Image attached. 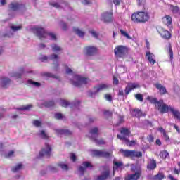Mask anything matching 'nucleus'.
<instances>
[{"label": "nucleus", "mask_w": 180, "mask_h": 180, "mask_svg": "<svg viewBox=\"0 0 180 180\" xmlns=\"http://www.w3.org/2000/svg\"><path fill=\"white\" fill-rule=\"evenodd\" d=\"M147 101H149L150 103L155 105V108L157 109V110H158L160 113H168V112L170 110L175 119L180 121V112L168 106V105L164 103V100L160 99L158 101L157 98H151V96H148L147 97Z\"/></svg>", "instance_id": "nucleus-1"}, {"label": "nucleus", "mask_w": 180, "mask_h": 180, "mask_svg": "<svg viewBox=\"0 0 180 180\" xmlns=\"http://www.w3.org/2000/svg\"><path fill=\"white\" fill-rule=\"evenodd\" d=\"M32 30L39 40H44V39H47V37H49L51 40H57V35H56V34L47 32L43 27H34Z\"/></svg>", "instance_id": "nucleus-2"}, {"label": "nucleus", "mask_w": 180, "mask_h": 180, "mask_svg": "<svg viewBox=\"0 0 180 180\" xmlns=\"http://www.w3.org/2000/svg\"><path fill=\"white\" fill-rule=\"evenodd\" d=\"M149 20L150 14L147 11H137L131 15V20L136 23H146Z\"/></svg>", "instance_id": "nucleus-3"}, {"label": "nucleus", "mask_w": 180, "mask_h": 180, "mask_svg": "<svg viewBox=\"0 0 180 180\" xmlns=\"http://www.w3.org/2000/svg\"><path fill=\"white\" fill-rule=\"evenodd\" d=\"M120 153H121L125 158H134V157L140 158L143 157V153L140 151L120 149Z\"/></svg>", "instance_id": "nucleus-4"}, {"label": "nucleus", "mask_w": 180, "mask_h": 180, "mask_svg": "<svg viewBox=\"0 0 180 180\" xmlns=\"http://www.w3.org/2000/svg\"><path fill=\"white\" fill-rule=\"evenodd\" d=\"M157 32L164 40H170L171 37H172V34H171L169 31L165 30L164 27H158Z\"/></svg>", "instance_id": "nucleus-5"}, {"label": "nucleus", "mask_w": 180, "mask_h": 180, "mask_svg": "<svg viewBox=\"0 0 180 180\" xmlns=\"http://www.w3.org/2000/svg\"><path fill=\"white\" fill-rule=\"evenodd\" d=\"M75 78L77 79L76 82H72V84L74 86H77V88H81L82 85H86L88 84V78L82 77L79 75L75 76Z\"/></svg>", "instance_id": "nucleus-6"}, {"label": "nucleus", "mask_w": 180, "mask_h": 180, "mask_svg": "<svg viewBox=\"0 0 180 180\" xmlns=\"http://www.w3.org/2000/svg\"><path fill=\"white\" fill-rule=\"evenodd\" d=\"M52 148L49 143H45V148H42L39 152V157H47L50 158L51 156Z\"/></svg>", "instance_id": "nucleus-7"}, {"label": "nucleus", "mask_w": 180, "mask_h": 180, "mask_svg": "<svg viewBox=\"0 0 180 180\" xmlns=\"http://www.w3.org/2000/svg\"><path fill=\"white\" fill-rule=\"evenodd\" d=\"M114 53L116 57H119L120 58L126 56V53H127V49L124 46L120 45L114 49Z\"/></svg>", "instance_id": "nucleus-8"}, {"label": "nucleus", "mask_w": 180, "mask_h": 180, "mask_svg": "<svg viewBox=\"0 0 180 180\" xmlns=\"http://www.w3.org/2000/svg\"><path fill=\"white\" fill-rule=\"evenodd\" d=\"M101 20L104 23H112L113 22V12H105L101 15Z\"/></svg>", "instance_id": "nucleus-9"}, {"label": "nucleus", "mask_w": 180, "mask_h": 180, "mask_svg": "<svg viewBox=\"0 0 180 180\" xmlns=\"http://www.w3.org/2000/svg\"><path fill=\"white\" fill-rule=\"evenodd\" d=\"M108 88H109V86L106 84H99L98 86H94V89H96V91L89 92L90 98H93L94 95H96L98 92H101V91H104V89H108Z\"/></svg>", "instance_id": "nucleus-10"}, {"label": "nucleus", "mask_w": 180, "mask_h": 180, "mask_svg": "<svg viewBox=\"0 0 180 180\" xmlns=\"http://www.w3.org/2000/svg\"><path fill=\"white\" fill-rule=\"evenodd\" d=\"M92 154L93 157H101L103 158H109L110 157V153L99 150H92Z\"/></svg>", "instance_id": "nucleus-11"}, {"label": "nucleus", "mask_w": 180, "mask_h": 180, "mask_svg": "<svg viewBox=\"0 0 180 180\" xmlns=\"http://www.w3.org/2000/svg\"><path fill=\"white\" fill-rule=\"evenodd\" d=\"M98 53V48L95 46H86L84 48V54L85 56H89L92 57Z\"/></svg>", "instance_id": "nucleus-12"}, {"label": "nucleus", "mask_w": 180, "mask_h": 180, "mask_svg": "<svg viewBox=\"0 0 180 180\" xmlns=\"http://www.w3.org/2000/svg\"><path fill=\"white\" fill-rule=\"evenodd\" d=\"M141 170H138L134 174H127L124 176V180H139L141 178Z\"/></svg>", "instance_id": "nucleus-13"}, {"label": "nucleus", "mask_w": 180, "mask_h": 180, "mask_svg": "<svg viewBox=\"0 0 180 180\" xmlns=\"http://www.w3.org/2000/svg\"><path fill=\"white\" fill-rule=\"evenodd\" d=\"M137 88H140V84L137 83H128L124 89L125 95H129L134 89H137Z\"/></svg>", "instance_id": "nucleus-14"}, {"label": "nucleus", "mask_w": 180, "mask_h": 180, "mask_svg": "<svg viewBox=\"0 0 180 180\" xmlns=\"http://www.w3.org/2000/svg\"><path fill=\"white\" fill-rule=\"evenodd\" d=\"M117 137L120 140H122V141H124L125 144L127 146H128L129 147H133V146H136V141H134V140H132L130 141L129 140V139L126 138L125 136H122L119 134L117 136Z\"/></svg>", "instance_id": "nucleus-15"}, {"label": "nucleus", "mask_w": 180, "mask_h": 180, "mask_svg": "<svg viewBox=\"0 0 180 180\" xmlns=\"http://www.w3.org/2000/svg\"><path fill=\"white\" fill-rule=\"evenodd\" d=\"M82 165L83 166H80L79 167V172H80L81 175H84L86 168H92V167H94L89 162H83Z\"/></svg>", "instance_id": "nucleus-16"}, {"label": "nucleus", "mask_w": 180, "mask_h": 180, "mask_svg": "<svg viewBox=\"0 0 180 180\" xmlns=\"http://www.w3.org/2000/svg\"><path fill=\"white\" fill-rule=\"evenodd\" d=\"M154 86H155L156 89L159 90L160 95H165L168 94V91H167V88L162 86V84L160 83H155L154 84Z\"/></svg>", "instance_id": "nucleus-17"}, {"label": "nucleus", "mask_w": 180, "mask_h": 180, "mask_svg": "<svg viewBox=\"0 0 180 180\" xmlns=\"http://www.w3.org/2000/svg\"><path fill=\"white\" fill-rule=\"evenodd\" d=\"M148 171H154L155 168H157V161L154 159H150L149 162H148L146 166Z\"/></svg>", "instance_id": "nucleus-18"}, {"label": "nucleus", "mask_w": 180, "mask_h": 180, "mask_svg": "<svg viewBox=\"0 0 180 180\" xmlns=\"http://www.w3.org/2000/svg\"><path fill=\"white\" fill-rule=\"evenodd\" d=\"M11 80L8 77H2L0 79V85L2 88H8L11 85Z\"/></svg>", "instance_id": "nucleus-19"}, {"label": "nucleus", "mask_w": 180, "mask_h": 180, "mask_svg": "<svg viewBox=\"0 0 180 180\" xmlns=\"http://www.w3.org/2000/svg\"><path fill=\"white\" fill-rule=\"evenodd\" d=\"M118 169H124V165L122 162L113 161V172L117 171Z\"/></svg>", "instance_id": "nucleus-20"}, {"label": "nucleus", "mask_w": 180, "mask_h": 180, "mask_svg": "<svg viewBox=\"0 0 180 180\" xmlns=\"http://www.w3.org/2000/svg\"><path fill=\"white\" fill-rule=\"evenodd\" d=\"M25 4H20L19 3H11L10 4V9L11 11H19V9H23Z\"/></svg>", "instance_id": "nucleus-21"}, {"label": "nucleus", "mask_w": 180, "mask_h": 180, "mask_svg": "<svg viewBox=\"0 0 180 180\" xmlns=\"http://www.w3.org/2000/svg\"><path fill=\"white\" fill-rule=\"evenodd\" d=\"M146 57L148 59V61L150 63V64H152V65H154L157 61L155 60V56L153 53H151L150 52H146Z\"/></svg>", "instance_id": "nucleus-22"}, {"label": "nucleus", "mask_w": 180, "mask_h": 180, "mask_svg": "<svg viewBox=\"0 0 180 180\" xmlns=\"http://www.w3.org/2000/svg\"><path fill=\"white\" fill-rule=\"evenodd\" d=\"M131 113L133 117H141V116H143V111L139 110V108L133 109Z\"/></svg>", "instance_id": "nucleus-23"}, {"label": "nucleus", "mask_w": 180, "mask_h": 180, "mask_svg": "<svg viewBox=\"0 0 180 180\" xmlns=\"http://www.w3.org/2000/svg\"><path fill=\"white\" fill-rule=\"evenodd\" d=\"M162 20L164 25H165L166 26H169L172 25V18L171 17V15L164 16Z\"/></svg>", "instance_id": "nucleus-24"}, {"label": "nucleus", "mask_w": 180, "mask_h": 180, "mask_svg": "<svg viewBox=\"0 0 180 180\" xmlns=\"http://www.w3.org/2000/svg\"><path fill=\"white\" fill-rule=\"evenodd\" d=\"M23 72H25V68H20L19 70V72L13 73L11 75V77H13L16 79H19L22 78V75L23 74Z\"/></svg>", "instance_id": "nucleus-25"}, {"label": "nucleus", "mask_w": 180, "mask_h": 180, "mask_svg": "<svg viewBox=\"0 0 180 180\" xmlns=\"http://www.w3.org/2000/svg\"><path fill=\"white\" fill-rule=\"evenodd\" d=\"M151 180H162L165 179V175L162 172H158L156 175L150 178Z\"/></svg>", "instance_id": "nucleus-26"}, {"label": "nucleus", "mask_w": 180, "mask_h": 180, "mask_svg": "<svg viewBox=\"0 0 180 180\" xmlns=\"http://www.w3.org/2000/svg\"><path fill=\"white\" fill-rule=\"evenodd\" d=\"M57 134H63L64 136H71L72 132L68 129H57L56 130Z\"/></svg>", "instance_id": "nucleus-27"}, {"label": "nucleus", "mask_w": 180, "mask_h": 180, "mask_svg": "<svg viewBox=\"0 0 180 180\" xmlns=\"http://www.w3.org/2000/svg\"><path fill=\"white\" fill-rule=\"evenodd\" d=\"M120 133L122 134V137H126V136H130L131 131L127 128L122 127L120 129Z\"/></svg>", "instance_id": "nucleus-28"}, {"label": "nucleus", "mask_w": 180, "mask_h": 180, "mask_svg": "<svg viewBox=\"0 0 180 180\" xmlns=\"http://www.w3.org/2000/svg\"><path fill=\"white\" fill-rule=\"evenodd\" d=\"M90 134L91 135V137H98L99 136V129L98 127H94L90 129L89 131Z\"/></svg>", "instance_id": "nucleus-29"}, {"label": "nucleus", "mask_w": 180, "mask_h": 180, "mask_svg": "<svg viewBox=\"0 0 180 180\" xmlns=\"http://www.w3.org/2000/svg\"><path fill=\"white\" fill-rule=\"evenodd\" d=\"M159 131L165 137V141H169V136H168V134H167V131H165V129H164V128H162V127H159Z\"/></svg>", "instance_id": "nucleus-30"}, {"label": "nucleus", "mask_w": 180, "mask_h": 180, "mask_svg": "<svg viewBox=\"0 0 180 180\" xmlns=\"http://www.w3.org/2000/svg\"><path fill=\"white\" fill-rule=\"evenodd\" d=\"M73 32H75V34H77L79 37H84L85 36V32L74 27H73Z\"/></svg>", "instance_id": "nucleus-31"}, {"label": "nucleus", "mask_w": 180, "mask_h": 180, "mask_svg": "<svg viewBox=\"0 0 180 180\" xmlns=\"http://www.w3.org/2000/svg\"><path fill=\"white\" fill-rule=\"evenodd\" d=\"M90 139H91L92 141L96 143V144L97 146H101L102 144H105V141H103V139L98 140V139H96V137H94V136H90Z\"/></svg>", "instance_id": "nucleus-32"}, {"label": "nucleus", "mask_w": 180, "mask_h": 180, "mask_svg": "<svg viewBox=\"0 0 180 180\" xmlns=\"http://www.w3.org/2000/svg\"><path fill=\"white\" fill-rule=\"evenodd\" d=\"M23 168V165L22 163L18 164L16 166H14L11 168L12 172H18V171H20Z\"/></svg>", "instance_id": "nucleus-33"}, {"label": "nucleus", "mask_w": 180, "mask_h": 180, "mask_svg": "<svg viewBox=\"0 0 180 180\" xmlns=\"http://www.w3.org/2000/svg\"><path fill=\"white\" fill-rule=\"evenodd\" d=\"M160 158H162V160H165V158H168L169 157V153L167 150H162L159 154Z\"/></svg>", "instance_id": "nucleus-34"}, {"label": "nucleus", "mask_w": 180, "mask_h": 180, "mask_svg": "<svg viewBox=\"0 0 180 180\" xmlns=\"http://www.w3.org/2000/svg\"><path fill=\"white\" fill-rule=\"evenodd\" d=\"M170 9L174 14L179 13V7L170 4Z\"/></svg>", "instance_id": "nucleus-35"}, {"label": "nucleus", "mask_w": 180, "mask_h": 180, "mask_svg": "<svg viewBox=\"0 0 180 180\" xmlns=\"http://www.w3.org/2000/svg\"><path fill=\"white\" fill-rule=\"evenodd\" d=\"M58 167H60L63 171H68V165L64 164L63 162H60L57 164Z\"/></svg>", "instance_id": "nucleus-36"}, {"label": "nucleus", "mask_w": 180, "mask_h": 180, "mask_svg": "<svg viewBox=\"0 0 180 180\" xmlns=\"http://www.w3.org/2000/svg\"><path fill=\"white\" fill-rule=\"evenodd\" d=\"M39 136L41 137L44 140H49V136L46 134L45 130H41L39 131Z\"/></svg>", "instance_id": "nucleus-37"}, {"label": "nucleus", "mask_w": 180, "mask_h": 180, "mask_svg": "<svg viewBox=\"0 0 180 180\" xmlns=\"http://www.w3.org/2000/svg\"><path fill=\"white\" fill-rule=\"evenodd\" d=\"M55 105L56 103L53 101H46L44 103V106H45V108H53Z\"/></svg>", "instance_id": "nucleus-38"}, {"label": "nucleus", "mask_w": 180, "mask_h": 180, "mask_svg": "<svg viewBox=\"0 0 180 180\" xmlns=\"http://www.w3.org/2000/svg\"><path fill=\"white\" fill-rule=\"evenodd\" d=\"M104 116L106 117H113V112L110 111L109 110H105L103 111Z\"/></svg>", "instance_id": "nucleus-39"}, {"label": "nucleus", "mask_w": 180, "mask_h": 180, "mask_svg": "<svg viewBox=\"0 0 180 180\" xmlns=\"http://www.w3.org/2000/svg\"><path fill=\"white\" fill-rule=\"evenodd\" d=\"M169 54L170 57V61H172V60H174V51H172V46H171V44H169Z\"/></svg>", "instance_id": "nucleus-40"}, {"label": "nucleus", "mask_w": 180, "mask_h": 180, "mask_svg": "<svg viewBox=\"0 0 180 180\" xmlns=\"http://www.w3.org/2000/svg\"><path fill=\"white\" fill-rule=\"evenodd\" d=\"M32 108H33V105L32 104H29L18 109V110H29L30 109H32Z\"/></svg>", "instance_id": "nucleus-41"}, {"label": "nucleus", "mask_w": 180, "mask_h": 180, "mask_svg": "<svg viewBox=\"0 0 180 180\" xmlns=\"http://www.w3.org/2000/svg\"><path fill=\"white\" fill-rule=\"evenodd\" d=\"M51 48L53 51L57 52V51H61V47H60L58 45L53 44L51 45Z\"/></svg>", "instance_id": "nucleus-42"}, {"label": "nucleus", "mask_w": 180, "mask_h": 180, "mask_svg": "<svg viewBox=\"0 0 180 180\" xmlns=\"http://www.w3.org/2000/svg\"><path fill=\"white\" fill-rule=\"evenodd\" d=\"M134 96L135 99H136V101H139V102H143V101H144L143 94H136Z\"/></svg>", "instance_id": "nucleus-43"}, {"label": "nucleus", "mask_w": 180, "mask_h": 180, "mask_svg": "<svg viewBox=\"0 0 180 180\" xmlns=\"http://www.w3.org/2000/svg\"><path fill=\"white\" fill-rule=\"evenodd\" d=\"M60 105H62L63 108H68V106H70V102L65 100H60Z\"/></svg>", "instance_id": "nucleus-44"}, {"label": "nucleus", "mask_w": 180, "mask_h": 180, "mask_svg": "<svg viewBox=\"0 0 180 180\" xmlns=\"http://www.w3.org/2000/svg\"><path fill=\"white\" fill-rule=\"evenodd\" d=\"M28 84H30L31 85H34V86H37V88H39V86H40L41 84L37 82H34L32 79H29L28 80Z\"/></svg>", "instance_id": "nucleus-45"}, {"label": "nucleus", "mask_w": 180, "mask_h": 180, "mask_svg": "<svg viewBox=\"0 0 180 180\" xmlns=\"http://www.w3.org/2000/svg\"><path fill=\"white\" fill-rule=\"evenodd\" d=\"M120 32L121 33V34L122 36H124V37H126L127 39H131V37H130V35H129L128 33H127L124 30H123L122 29H120Z\"/></svg>", "instance_id": "nucleus-46"}, {"label": "nucleus", "mask_w": 180, "mask_h": 180, "mask_svg": "<svg viewBox=\"0 0 180 180\" xmlns=\"http://www.w3.org/2000/svg\"><path fill=\"white\" fill-rule=\"evenodd\" d=\"M32 124L35 127H40L41 126V122L39 120H34Z\"/></svg>", "instance_id": "nucleus-47"}, {"label": "nucleus", "mask_w": 180, "mask_h": 180, "mask_svg": "<svg viewBox=\"0 0 180 180\" xmlns=\"http://www.w3.org/2000/svg\"><path fill=\"white\" fill-rule=\"evenodd\" d=\"M45 77H48L49 78H55V79H58V76H56V75H53V73L50 72H46L44 73Z\"/></svg>", "instance_id": "nucleus-48"}, {"label": "nucleus", "mask_w": 180, "mask_h": 180, "mask_svg": "<svg viewBox=\"0 0 180 180\" xmlns=\"http://www.w3.org/2000/svg\"><path fill=\"white\" fill-rule=\"evenodd\" d=\"M49 5H51V6H53V8H56V9H60V8H61V6L60 5V4L57 2H54V3L50 2Z\"/></svg>", "instance_id": "nucleus-49"}, {"label": "nucleus", "mask_w": 180, "mask_h": 180, "mask_svg": "<svg viewBox=\"0 0 180 180\" xmlns=\"http://www.w3.org/2000/svg\"><path fill=\"white\" fill-rule=\"evenodd\" d=\"M105 99H106L108 102H112L113 101V98L110 94H106L104 96Z\"/></svg>", "instance_id": "nucleus-50"}, {"label": "nucleus", "mask_w": 180, "mask_h": 180, "mask_svg": "<svg viewBox=\"0 0 180 180\" xmlns=\"http://www.w3.org/2000/svg\"><path fill=\"white\" fill-rule=\"evenodd\" d=\"M54 116H55V119H57V120H60V119H63V114L60 112L55 113Z\"/></svg>", "instance_id": "nucleus-51"}, {"label": "nucleus", "mask_w": 180, "mask_h": 180, "mask_svg": "<svg viewBox=\"0 0 180 180\" xmlns=\"http://www.w3.org/2000/svg\"><path fill=\"white\" fill-rule=\"evenodd\" d=\"M11 29L14 32H18V30H20V29H22V26H11Z\"/></svg>", "instance_id": "nucleus-52"}, {"label": "nucleus", "mask_w": 180, "mask_h": 180, "mask_svg": "<svg viewBox=\"0 0 180 180\" xmlns=\"http://www.w3.org/2000/svg\"><path fill=\"white\" fill-rule=\"evenodd\" d=\"M60 26L63 29V30H67V29H68V27L67 26V23L64 22H60Z\"/></svg>", "instance_id": "nucleus-53"}, {"label": "nucleus", "mask_w": 180, "mask_h": 180, "mask_svg": "<svg viewBox=\"0 0 180 180\" xmlns=\"http://www.w3.org/2000/svg\"><path fill=\"white\" fill-rule=\"evenodd\" d=\"M49 171H51V172H57L58 169L54 166H49Z\"/></svg>", "instance_id": "nucleus-54"}, {"label": "nucleus", "mask_w": 180, "mask_h": 180, "mask_svg": "<svg viewBox=\"0 0 180 180\" xmlns=\"http://www.w3.org/2000/svg\"><path fill=\"white\" fill-rule=\"evenodd\" d=\"M139 6L146 5V0H136Z\"/></svg>", "instance_id": "nucleus-55"}, {"label": "nucleus", "mask_w": 180, "mask_h": 180, "mask_svg": "<svg viewBox=\"0 0 180 180\" xmlns=\"http://www.w3.org/2000/svg\"><path fill=\"white\" fill-rule=\"evenodd\" d=\"M70 160H72L73 162H75V161H77V156L75 155V153H71Z\"/></svg>", "instance_id": "nucleus-56"}, {"label": "nucleus", "mask_w": 180, "mask_h": 180, "mask_svg": "<svg viewBox=\"0 0 180 180\" xmlns=\"http://www.w3.org/2000/svg\"><path fill=\"white\" fill-rule=\"evenodd\" d=\"M113 85H119V79L116 76L113 77Z\"/></svg>", "instance_id": "nucleus-57"}, {"label": "nucleus", "mask_w": 180, "mask_h": 180, "mask_svg": "<svg viewBox=\"0 0 180 180\" xmlns=\"http://www.w3.org/2000/svg\"><path fill=\"white\" fill-rule=\"evenodd\" d=\"M89 33H91V34H92V36L95 37V39H98V34L96 33V32H95V30H90Z\"/></svg>", "instance_id": "nucleus-58"}, {"label": "nucleus", "mask_w": 180, "mask_h": 180, "mask_svg": "<svg viewBox=\"0 0 180 180\" xmlns=\"http://www.w3.org/2000/svg\"><path fill=\"white\" fill-rule=\"evenodd\" d=\"M50 60H57L58 58V56L56 54H52L49 57Z\"/></svg>", "instance_id": "nucleus-59"}, {"label": "nucleus", "mask_w": 180, "mask_h": 180, "mask_svg": "<svg viewBox=\"0 0 180 180\" xmlns=\"http://www.w3.org/2000/svg\"><path fill=\"white\" fill-rule=\"evenodd\" d=\"M112 2L114 4V5H115V6H119L121 4L120 0H112Z\"/></svg>", "instance_id": "nucleus-60"}, {"label": "nucleus", "mask_w": 180, "mask_h": 180, "mask_svg": "<svg viewBox=\"0 0 180 180\" xmlns=\"http://www.w3.org/2000/svg\"><path fill=\"white\" fill-rule=\"evenodd\" d=\"M148 141L149 143H153L154 141V136L153 135H149L148 138Z\"/></svg>", "instance_id": "nucleus-61"}, {"label": "nucleus", "mask_w": 180, "mask_h": 180, "mask_svg": "<svg viewBox=\"0 0 180 180\" xmlns=\"http://www.w3.org/2000/svg\"><path fill=\"white\" fill-rule=\"evenodd\" d=\"M174 174L175 175H179L180 174V169H176V167L174 168Z\"/></svg>", "instance_id": "nucleus-62"}, {"label": "nucleus", "mask_w": 180, "mask_h": 180, "mask_svg": "<svg viewBox=\"0 0 180 180\" xmlns=\"http://www.w3.org/2000/svg\"><path fill=\"white\" fill-rule=\"evenodd\" d=\"M82 4H83L84 5H89V4H92V3H91V1H89V0H83V1H82Z\"/></svg>", "instance_id": "nucleus-63"}, {"label": "nucleus", "mask_w": 180, "mask_h": 180, "mask_svg": "<svg viewBox=\"0 0 180 180\" xmlns=\"http://www.w3.org/2000/svg\"><path fill=\"white\" fill-rule=\"evenodd\" d=\"M80 103H81V101H76L72 104V106H75V107L79 106V105H80Z\"/></svg>", "instance_id": "nucleus-64"}]
</instances>
